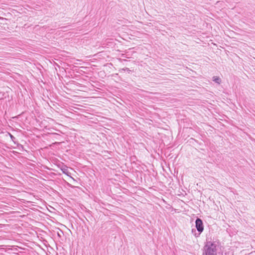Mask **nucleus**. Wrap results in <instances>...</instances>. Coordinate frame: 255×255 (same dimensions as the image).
<instances>
[{
	"label": "nucleus",
	"instance_id": "nucleus-1",
	"mask_svg": "<svg viewBox=\"0 0 255 255\" xmlns=\"http://www.w3.org/2000/svg\"><path fill=\"white\" fill-rule=\"evenodd\" d=\"M217 247L215 241H207L204 247L203 255H217Z\"/></svg>",
	"mask_w": 255,
	"mask_h": 255
},
{
	"label": "nucleus",
	"instance_id": "nucleus-2",
	"mask_svg": "<svg viewBox=\"0 0 255 255\" xmlns=\"http://www.w3.org/2000/svg\"><path fill=\"white\" fill-rule=\"evenodd\" d=\"M195 227L198 233L196 232V230L194 229H192V233L194 234V236L196 238H197L200 236L204 229L203 221L200 218L197 217L195 220Z\"/></svg>",
	"mask_w": 255,
	"mask_h": 255
},
{
	"label": "nucleus",
	"instance_id": "nucleus-3",
	"mask_svg": "<svg viewBox=\"0 0 255 255\" xmlns=\"http://www.w3.org/2000/svg\"><path fill=\"white\" fill-rule=\"evenodd\" d=\"M117 103H119L120 105H122L121 103H120L116 99L113 97V109H114L115 110L116 109V106L118 107L119 106L117 105Z\"/></svg>",
	"mask_w": 255,
	"mask_h": 255
},
{
	"label": "nucleus",
	"instance_id": "nucleus-4",
	"mask_svg": "<svg viewBox=\"0 0 255 255\" xmlns=\"http://www.w3.org/2000/svg\"><path fill=\"white\" fill-rule=\"evenodd\" d=\"M213 81L218 84H220L221 82V78L217 76H214L213 77Z\"/></svg>",
	"mask_w": 255,
	"mask_h": 255
},
{
	"label": "nucleus",
	"instance_id": "nucleus-5",
	"mask_svg": "<svg viewBox=\"0 0 255 255\" xmlns=\"http://www.w3.org/2000/svg\"><path fill=\"white\" fill-rule=\"evenodd\" d=\"M122 61L123 60L120 58L113 57V62H114L115 64L119 62H122Z\"/></svg>",
	"mask_w": 255,
	"mask_h": 255
},
{
	"label": "nucleus",
	"instance_id": "nucleus-6",
	"mask_svg": "<svg viewBox=\"0 0 255 255\" xmlns=\"http://www.w3.org/2000/svg\"><path fill=\"white\" fill-rule=\"evenodd\" d=\"M119 46L117 45V43H115L114 46L113 47V52L114 51H120V50L118 49Z\"/></svg>",
	"mask_w": 255,
	"mask_h": 255
},
{
	"label": "nucleus",
	"instance_id": "nucleus-7",
	"mask_svg": "<svg viewBox=\"0 0 255 255\" xmlns=\"http://www.w3.org/2000/svg\"><path fill=\"white\" fill-rule=\"evenodd\" d=\"M61 170L63 171V173H64L66 175H68V174L69 172H68V169L66 167L62 168Z\"/></svg>",
	"mask_w": 255,
	"mask_h": 255
},
{
	"label": "nucleus",
	"instance_id": "nucleus-8",
	"mask_svg": "<svg viewBox=\"0 0 255 255\" xmlns=\"http://www.w3.org/2000/svg\"><path fill=\"white\" fill-rule=\"evenodd\" d=\"M119 71H126L127 72H128V73H129L131 71L128 68H122L120 70H119Z\"/></svg>",
	"mask_w": 255,
	"mask_h": 255
},
{
	"label": "nucleus",
	"instance_id": "nucleus-9",
	"mask_svg": "<svg viewBox=\"0 0 255 255\" xmlns=\"http://www.w3.org/2000/svg\"><path fill=\"white\" fill-rule=\"evenodd\" d=\"M9 134L10 138L13 141V139H15V138L10 133H9Z\"/></svg>",
	"mask_w": 255,
	"mask_h": 255
},
{
	"label": "nucleus",
	"instance_id": "nucleus-10",
	"mask_svg": "<svg viewBox=\"0 0 255 255\" xmlns=\"http://www.w3.org/2000/svg\"><path fill=\"white\" fill-rule=\"evenodd\" d=\"M112 184H113H113H114V185H115V187H116V188H118V186H117V185L120 186V185L119 184V183H118V184H116V183H114L113 181V182H112Z\"/></svg>",
	"mask_w": 255,
	"mask_h": 255
},
{
	"label": "nucleus",
	"instance_id": "nucleus-11",
	"mask_svg": "<svg viewBox=\"0 0 255 255\" xmlns=\"http://www.w3.org/2000/svg\"><path fill=\"white\" fill-rule=\"evenodd\" d=\"M113 77L115 76V75H118L117 73H114V71H113V74H112Z\"/></svg>",
	"mask_w": 255,
	"mask_h": 255
},
{
	"label": "nucleus",
	"instance_id": "nucleus-12",
	"mask_svg": "<svg viewBox=\"0 0 255 255\" xmlns=\"http://www.w3.org/2000/svg\"><path fill=\"white\" fill-rule=\"evenodd\" d=\"M112 180H116V178H115V177H113Z\"/></svg>",
	"mask_w": 255,
	"mask_h": 255
},
{
	"label": "nucleus",
	"instance_id": "nucleus-13",
	"mask_svg": "<svg viewBox=\"0 0 255 255\" xmlns=\"http://www.w3.org/2000/svg\"><path fill=\"white\" fill-rule=\"evenodd\" d=\"M114 176H115V177H117L118 176V175L117 174H115V175H114Z\"/></svg>",
	"mask_w": 255,
	"mask_h": 255
},
{
	"label": "nucleus",
	"instance_id": "nucleus-14",
	"mask_svg": "<svg viewBox=\"0 0 255 255\" xmlns=\"http://www.w3.org/2000/svg\"><path fill=\"white\" fill-rule=\"evenodd\" d=\"M58 236L59 237H61V235H60V234H59V233H58Z\"/></svg>",
	"mask_w": 255,
	"mask_h": 255
},
{
	"label": "nucleus",
	"instance_id": "nucleus-15",
	"mask_svg": "<svg viewBox=\"0 0 255 255\" xmlns=\"http://www.w3.org/2000/svg\"><path fill=\"white\" fill-rule=\"evenodd\" d=\"M112 40H113V44L114 43V38H113L112 39Z\"/></svg>",
	"mask_w": 255,
	"mask_h": 255
},
{
	"label": "nucleus",
	"instance_id": "nucleus-16",
	"mask_svg": "<svg viewBox=\"0 0 255 255\" xmlns=\"http://www.w3.org/2000/svg\"><path fill=\"white\" fill-rule=\"evenodd\" d=\"M114 132H116V129H114ZM112 133H114V131L113 130Z\"/></svg>",
	"mask_w": 255,
	"mask_h": 255
},
{
	"label": "nucleus",
	"instance_id": "nucleus-17",
	"mask_svg": "<svg viewBox=\"0 0 255 255\" xmlns=\"http://www.w3.org/2000/svg\"><path fill=\"white\" fill-rule=\"evenodd\" d=\"M112 199L113 200L114 199H115V198L113 196Z\"/></svg>",
	"mask_w": 255,
	"mask_h": 255
}]
</instances>
